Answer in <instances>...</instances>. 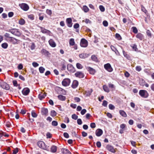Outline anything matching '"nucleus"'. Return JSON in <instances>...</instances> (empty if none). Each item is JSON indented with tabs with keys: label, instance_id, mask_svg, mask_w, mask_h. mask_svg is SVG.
Listing matches in <instances>:
<instances>
[{
	"label": "nucleus",
	"instance_id": "nucleus-25",
	"mask_svg": "<svg viewBox=\"0 0 154 154\" xmlns=\"http://www.w3.org/2000/svg\"><path fill=\"white\" fill-rule=\"evenodd\" d=\"M136 37L140 40H142L143 38V35L141 33H138L136 35Z\"/></svg>",
	"mask_w": 154,
	"mask_h": 154
},
{
	"label": "nucleus",
	"instance_id": "nucleus-55",
	"mask_svg": "<svg viewBox=\"0 0 154 154\" xmlns=\"http://www.w3.org/2000/svg\"><path fill=\"white\" fill-rule=\"evenodd\" d=\"M109 108L111 110L113 109H115V106L112 104H110L109 105Z\"/></svg>",
	"mask_w": 154,
	"mask_h": 154
},
{
	"label": "nucleus",
	"instance_id": "nucleus-63",
	"mask_svg": "<svg viewBox=\"0 0 154 154\" xmlns=\"http://www.w3.org/2000/svg\"><path fill=\"white\" fill-rule=\"evenodd\" d=\"M66 68V66L64 64H63L61 65V69L62 70H64Z\"/></svg>",
	"mask_w": 154,
	"mask_h": 154
},
{
	"label": "nucleus",
	"instance_id": "nucleus-12",
	"mask_svg": "<svg viewBox=\"0 0 154 154\" xmlns=\"http://www.w3.org/2000/svg\"><path fill=\"white\" fill-rule=\"evenodd\" d=\"M67 69L68 71L71 72H74L75 71V68L71 64H69L67 65Z\"/></svg>",
	"mask_w": 154,
	"mask_h": 154
},
{
	"label": "nucleus",
	"instance_id": "nucleus-23",
	"mask_svg": "<svg viewBox=\"0 0 154 154\" xmlns=\"http://www.w3.org/2000/svg\"><path fill=\"white\" fill-rule=\"evenodd\" d=\"M41 52L42 54L45 56H48L50 54L49 53L48 51L44 49H43L42 50Z\"/></svg>",
	"mask_w": 154,
	"mask_h": 154
},
{
	"label": "nucleus",
	"instance_id": "nucleus-49",
	"mask_svg": "<svg viewBox=\"0 0 154 154\" xmlns=\"http://www.w3.org/2000/svg\"><path fill=\"white\" fill-rule=\"evenodd\" d=\"M19 149L18 148H16L13 150V154H16L18 152Z\"/></svg>",
	"mask_w": 154,
	"mask_h": 154
},
{
	"label": "nucleus",
	"instance_id": "nucleus-53",
	"mask_svg": "<svg viewBox=\"0 0 154 154\" xmlns=\"http://www.w3.org/2000/svg\"><path fill=\"white\" fill-rule=\"evenodd\" d=\"M12 82L14 86L17 87L18 86V84H17L16 80H13Z\"/></svg>",
	"mask_w": 154,
	"mask_h": 154
},
{
	"label": "nucleus",
	"instance_id": "nucleus-42",
	"mask_svg": "<svg viewBox=\"0 0 154 154\" xmlns=\"http://www.w3.org/2000/svg\"><path fill=\"white\" fill-rule=\"evenodd\" d=\"M131 29L133 30V32L134 33H137L138 30L136 27L133 26L131 28Z\"/></svg>",
	"mask_w": 154,
	"mask_h": 154
},
{
	"label": "nucleus",
	"instance_id": "nucleus-2",
	"mask_svg": "<svg viewBox=\"0 0 154 154\" xmlns=\"http://www.w3.org/2000/svg\"><path fill=\"white\" fill-rule=\"evenodd\" d=\"M37 145L39 148L48 151H50L49 146L46 145L45 143L42 141H39L37 143Z\"/></svg>",
	"mask_w": 154,
	"mask_h": 154
},
{
	"label": "nucleus",
	"instance_id": "nucleus-32",
	"mask_svg": "<svg viewBox=\"0 0 154 154\" xmlns=\"http://www.w3.org/2000/svg\"><path fill=\"white\" fill-rule=\"evenodd\" d=\"M74 39L73 38H72L70 39L69 41V44L71 46H73L75 45Z\"/></svg>",
	"mask_w": 154,
	"mask_h": 154
},
{
	"label": "nucleus",
	"instance_id": "nucleus-18",
	"mask_svg": "<svg viewBox=\"0 0 154 154\" xmlns=\"http://www.w3.org/2000/svg\"><path fill=\"white\" fill-rule=\"evenodd\" d=\"M79 84L78 82L76 80H74L72 82V87L73 88H76L78 86Z\"/></svg>",
	"mask_w": 154,
	"mask_h": 154
},
{
	"label": "nucleus",
	"instance_id": "nucleus-44",
	"mask_svg": "<svg viewBox=\"0 0 154 154\" xmlns=\"http://www.w3.org/2000/svg\"><path fill=\"white\" fill-rule=\"evenodd\" d=\"M82 22H85L86 24H88V23L91 24V21L88 19H85V20H83Z\"/></svg>",
	"mask_w": 154,
	"mask_h": 154
},
{
	"label": "nucleus",
	"instance_id": "nucleus-56",
	"mask_svg": "<svg viewBox=\"0 0 154 154\" xmlns=\"http://www.w3.org/2000/svg\"><path fill=\"white\" fill-rule=\"evenodd\" d=\"M141 69V67L140 66H137L136 67V70L138 72H140Z\"/></svg>",
	"mask_w": 154,
	"mask_h": 154
},
{
	"label": "nucleus",
	"instance_id": "nucleus-33",
	"mask_svg": "<svg viewBox=\"0 0 154 154\" xmlns=\"http://www.w3.org/2000/svg\"><path fill=\"white\" fill-rule=\"evenodd\" d=\"M57 112L54 110L51 111L50 115L52 117H55L56 116Z\"/></svg>",
	"mask_w": 154,
	"mask_h": 154
},
{
	"label": "nucleus",
	"instance_id": "nucleus-31",
	"mask_svg": "<svg viewBox=\"0 0 154 154\" xmlns=\"http://www.w3.org/2000/svg\"><path fill=\"white\" fill-rule=\"evenodd\" d=\"M46 96V95L45 94H39L38 95V97L40 100H42L45 98Z\"/></svg>",
	"mask_w": 154,
	"mask_h": 154
},
{
	"label": "nucleus",
	"instance_id": "nucleus-6",
	"mask_svg": "<svg viewBox=\"0 0 154 154\" xmlns=\"http://www.w3.org/2000/svg\"><path fill=\"white\" fill-rule=\"evenodd\" d=\"M88 42L85 38H82L80 41V45L82 47L85 48L88 45Z\"/></svg>",
	"mask_w": 154,
	"mask_h": 154
},
{
	"label": "nucleus",
	"instance_id": "nucleus-47",
	"mask_svg": "<svg viewBox=\"0 0 154 154\" xmlns=\"http://www.w3.org/2000/svg\"><path fill=\"white\" fill-rule=\"evenodd\" d=\"M146 34L148 36H149L150 38L151 37L152 34H151V32L149 30H147L146 32Z\"/></svg>",
	"mask_w": 154,
	"mask_h": 154
},
{
	"label": "nucleus",
	"instance_id": "nucleus-51",
	"mask_svg": "<svg viewBox=\"0 0 154 154\" xmlns=\"http://www.w3.org/2000/svg\"><path fill=\"white\" fill-rule=\"evenodd\" d=\"M116 37L119 40H121L122 38L120 35L118 33L116 34Z\"/></svg>",
	"mask_w": 154,
	"mask_h": 154
},
{
	"label": "nucleus",
	"instance_id": "nucleus-45",
	"mask_svg": "<svg viewBox=\"0 0 154 154\" xmlns=\"http://www.w3.org/2000/svg\"><path fill=\"white\" fill-rule=\"evenodd\" d=\"M44 34H45L49 36H51L52 34V33H51V32L50 30L48 29L46 31Z\"/></svg>",
	"mask_w": 154,
	"mask_h": 154
},
{
	"label": "nucleus",
	"instance_id": "nucleus-59",
	"mask_svg": "<svg viewBox=\"0 0 154 154\" xmlns=\"http://www.w3.org/2000/svg\"><path fill=\"white\" fill-rule=\"evenodd\" d=\"M108 103L107 102L106 100H103L102 103V105L105 107H106Z\"/></svg>",
	"mask_w": 154,
	"mask_h": 154
},
{
	"label": "nucleus",
	"instance_id": "nucleus-39",
	"mask_svg": "<svg viewBox=\"0 0 154 154\" xmlns=\"http://www.w3.org/2000/svg\"><path fill=\"white\" fill-rule=\"evenodd\" d=\"M76 66L77 68L79 69H82L83 68V66L82 64L79 63H77L76 64Z\"/></svg>",
	"mask_w": 154,
	"mask_h": 154
},
{
	"label": "nucleus",
	"instance_id": "nucleus-1",
	"mask_svg": "<svg viewBox=\"0 0 154 154\" xmlns=\"http://www.w3.org/2000/svg\"><path fill=\"white\" fill-rule=\"evenodd\" d=\"M6 31L17 37H20L21 35V33L20 31L18 29L16 28L8 29Z\"/></svg>",
	"mask_w": 154,
	"mask_h": 154
},
{
	"label": "nucleus",
	"instance_id": "nucleus-9",
	"mask_svg": "<svg viewBox=\"0 0 154 154\" xmlns=\"http://www.w3.org/2000/svg\"><path fill=\"white\" fill-rule=\"evenodd\" d=\"M19 6L24 11H27L29 8L28 5L25 3L19 4Z\"/></svg>",
	"mask_w": 154,
	"mask_h": 154
},
{
	"label": "nucleus",
	"instance_id": "nucleus-20",
	"mask_svg": "<svg viewBox=\"0 0 154 154\" xmlns=\"http://www.w3.org/2000/svg\"><path fill=\"white\" fill-rule=\"evenodd\" d=\"M50 45L52 47H54L56 46V44L54 41L52 39H50L49 41Z\"/></svg>",
	"mask_w": 154,
	"mask_h": 154
},
{
	"label": "nucleus",
	"instance_id": "nucleus-36",
	"mask_svg": "<svg viewBox=\"0 0 154 154\" xmlns=\"http://www.w3.org/2000/svg\"><path fill=\"white\" fill-rule=\"evenodd\" d=\"M91 58L92 60L95 62H97L98 60L97 57L94 55H92L91 57Z\"/></svg>",
	"mask_w": 154,
	"mask_h": 154
},
{
	"label": "nucleus",
	"instance_id": "nucleus-15",
	"mask_svg": "<svg viewBox=\"0 0 154 154\" xmlns=\"http://www.w3.org/2000/svg\"><path fill=\"white\" fill-rule=\"evenodd\" d=\"M106 148L107 150L112 152L114 153L116 152L113 147L110 145H107L106 146Z\"/></svg>",
	"mask_w": 154,
	"mask_h": 154
},
{
	"label": "nucleus",
	"instance_id": "nucleus-54",
	"mask_svg": "<svg viewBox=\"0 0 154 154\" xmlns=\"http://www.w3.org/2000/svg\"><path fill=\"white\" fill-rule=\"evenodd\" d=\"M4 36L5 37L8 38L7 39H9L10 38H11V37H10V34L9 33H6L5 34Z\"/></svg>",
	"mask_w": 154,
	"mask_h": 154
},
{
	"label": "nucleus",
	"instance_id": "nucleus-13",
	"mask_svg": "<svg viewBox=\"0 0 154 154\" xmlns=\"http://www.w3.org/2000/svg\"><path fill=\"white\" fill-rule=\"evenodd\" d=\"M66 22L67 26L69 27H71L72 26V20L71 18H67L66 20Z\"/></svg>",
	"mask_w": 154,
	"mask_h": 154
},
{
	"label": "nucleus",
	"instance_id": "nucleus-26",
	"mask_svg": "<svg viewBox=\"0 0 154 154\" xmlns=\"http://www.w3.org/2000/svg\"><path fill=\"white\" fill-rule=\"evenodd\" d=\"M120 114L123 117H126L127 116V115L126 112L123 110H121L119 111Z\"/></svg>",
	"mask_w": 154,
	"mask_h": 154
},
{
	"label": "nucleus",
	"instance_id": "nucleus-60",
	"mask_svg": "<svg viewBox=\"0 0 154 154\" xmlns=\"http://www.w3.org/2000/svg\"><path fill=\"white\" fill-rule=\"evenodd\" d=\"M145 83V81L143 80H142V81H140V85L144 86V84Z\"/></svg>",
	"mask_w": 154,
	"mask_h": 154
},
{
	"label": "nucleus",
	"instance_id": "nucleus-50",
	"mask_svg": "<svg viewBox=\"0 0 154 154\" xmlns=\"http://www.w3.org/2000/svg\"><path fill=\"white\" fill-rule=\"evenodd\" d=\"M72 119L74 120H76L78 118V116L75 114H74L72 115Z\"/></svg>",
	"mask_w": 154,
	"mask_h": 154
},
{
	"label": "nucleus",
	"instance_id": "nucleus-62",
	"mask_svg": "<svg viewBox=\"0 0 154 154\" xmlns=\"http://www.w3.org/2000/svg\"><path fill=\"white\" fill-rule=\"evenodd\" d=\"M79 25L78 23H76L74 24L73 26V27L74 28L77 29L79 27Z\"/></svg>",
	"mask_w": 154,
	"mask_h": 154
},
{
	"label": "nucleus",
	"instance_id": "nucleus-61",
	"mask_svg": "<svg viewBox=\"0 0 154 154\" xmlns=\"http://www.w3.org/2000/svg\"><path fill=\"white\" fill-rule=\"evenodd\" d=\"M32 65L35 67H36L39 66L38 64L35 62H33Z\"/></svg>",
	"mask_w": 154,
	"mask_h": 154
},
{
	"label": "nucleus",
	"instance_id": "nucleus-8",
	"mask_svg": "<svg viewBox=\"0 0 154 154\" xmlns=\"http://www.w3.org/2000/svg\"><path fill=\"white\" fill-rule=\"evenodd\" d=\"M70 83V80L68 78L64 79L62 82V85L64 86H69Z\"/></svg>",
	"mask_w": 154,
	"mask_h": 154
},
{
	"label": "nucleus",
	"instance_id": "nucleus-64",
	"mask_svg": "<svg viewBox=\"0 0 154 154\" xmlns=\"http://www.w3.org/2000/svg\"><path fill=\"white\" fill-rule=\"evenodd\" d=\"M87 111L86 109H83L82 110L81 112V113L82 115H84L86 112Z\"/></svg>",
	"mask_w": 154,
	"mask_h": 154
},
{
	"label": "nucleus",
	"instance_id": "nucleus-11",
	"mask_svg": "<svg viewBox=\"0 0 154 154\" xmlns=\"http://www.w3.org/2000/svg\"><path fill=\"white\" fill-rule=\"evenodd\" d=\"M86 68L91 74L94 75L96 72V71L95 69L90 67H86Z\"/></svg>",
	"mask_w": 154,
	"mask_h": 154
},
{
	"label": "nucleus",
	"instance_id": "nucleus-14",
	"mask_svg": "<svg viewBox=\"0 0 154 154\" xmlns=\"http://www.w3.org/2000/svg\"><path fill=\"white\" fill-rule=\"evenodd\" d=\"M22 92L23 95L27 96L29 94L30 92V90L28 88H23Z\"/></svg>",
	"mask_w": 154,
	"mask_h": 154
},
{
	"label": "nucleus",
	"instance_id": "nucleus-17",
	"mask_svg": "<svg viewBox=\"0 0 154 154\" xmlns=\"http://www.w3.org/2000/svg\"><path fill=\"white\" fill-rule=\"evenodd\" d=\"M93 92L92 89H90L85 91V96H89Z\"/></svg>",
	"mask_w": 154,
	"mask_h": 154
},
{
	"label": "nucleus",
	"instance_id": "nucleus-38",
	"mask_svg": "<svg viewBox=\"0 0 154 154\" xmlns=\"http://www.w3.org/2000/svg\"><path fill=\"white\" fill-rule=\"evenodd\" d=\"M82 9L85 12H87L89 10L88 8L86 5L83 6Z\"/></svg>",
	"mask_w": 154,
	"mask_h": 154
},
{
	"label": "nucleus",
	"instance_id": "nucleus-43",
	"mask_svg": "<svg viewBox=\"0 0 154 154\" xmlns=\"http://www.w3.org/2000/svg\"><path fill=\"white\" fill-rule=\"evenodd\" d=\"M39 70L40 72L41 73H42L44 72L45 70V69L43 67L41 66L39 68Z\"/></svg>",
	"mask_w": 154,
	"mask_h": 154
},
{
	"label": "nucleus",
	"instance_id": "nucleus-16",
	"mask_svg": "<svg viewBox=\"0 0 154 154\" xmlns=\"http://www.w3.org/2000/svg\"><path fill=\"white\" fill-rule=\"evenodd\" d=\"M103 133V131L100 129H97L95 132L96 135L97 137H100L101 136Z\"/></svg>",
	"mask_w": 154,
	"mask_h": 154
},
{
	"label": "nucleus",
	"instance_id": "nucleus-29",
	"mask_svg": "<svg viewBox=\"0 0 154 154\" xmlns=\"http://www.w3.org/2000/svg\"><path fill=\"white\" fill-rule=\"evenodd\" d=\"M103 89L105 91L109 93V90L108 87L106 85H104L103 86Z\"/></svg>",
	"mask_w": 154,
	"mask_h": 154
},
{
	"label": "nucleus",
	"instance_id": "nucleus-57",
	"mask_svg": "<svg viewBox=\"0 0 154 154\" xmlns=\"http://www.w3.org/2000/svg\"><path fill=\"white\" fill-rule=\"evenodd\" d=\"M28 18L31 20H33L34 19V16L32 14L28 16Z\"/></svg>",
	"mask_w": 154,
	"mask_h": 154
},
{
	"label": "nucleus",
	"instance_id": "nucleus-48",
	"mask_svg": "<svg viewBox=\"0 0 154 154\" xmlns=\"http://www.w3.org/2000/svg\"><path fill=\"white\" fill-rule=\"evenodd\" d=\"M51 124L53 126H56L58 125V123L56 121H53L52 122Z\"/></svg>",
	"mask_w": 154,
	"mask_h": 154
},
{
	"label": "nucleus",
	"instance_id": "nucleus-21",
	"mask_svg": "<svg viewBox=\"0 0 154 154\" xmlns=\"http://www.w3.org/2000/svg\"><path fill=\"white\" fill-rule=\"evenodd\" d=\"M62 153L63 154H71V152L67 149L62 148L61 149Z\"/></svg>",
	"mask_w": 154,
	"mask_h": 154
},
{
	"label": "nucleus",
	"instance_id": "nucleus-27",
	"mask_svg": "<svg viewBox=\"0 0 154 154\" xmlns=\"http://www.w3.org/2000/svg\"><path fill=\"white\" fill-rule=\"evenodd\" d=\"M57 97L59 100L61 101H64L66 99V97L62 95H59Z\"/></svg>",
	"mask_w": 154,
	"mask_h": 154
},
{
	"label": "nucleus",
	"instance_id": "nucleus-5",
	"mask_svg": "<svg viewBox=\"0 0 154 154\" xmlns=\"http://www.w3.org/2000/svg\"><path fill=\"white\" fill-rule=\"evenodd\" d=\"M0 86L2 88L6 90H8L10 88L9 85L8 84L2 81L0 82Z\"/></svg>",
	"mask_w": 154,
	"mask_h": 154
},
{
	"label": "nucleus",
	"instance_id": "nucleus-24",
	"mask_svg": "<svg viewBox=\"0 0 154 154\" xmlns=\"http://www.w3.org/2000/svg\"><path fill=\"white\" fill-rule=\"evenodd\" d=\"M89 56V54L87 53H83L79 55V57L81 58H85Z\"/></svg>",
	"mask_w": 154,
	"mask_h": 154
},
{
	"label": "nucleus",
	"instance_id": "nucleus-22",
	"mask_svg": "<svg viewBox=\"0 0 154 154\" xmlns=\"http://www.w3.org/2000/svg\"><path fill=\"white\" fill-rule=\"evenodd\" d=\"M57 149V147L54 145L52 146L50 149V151L53 153L55 152Z\"/></svg>",
	"mask_w": 154,
	"mask_h": 154
},
{
	"label": "nucleus",
	"instance_id": "nucleus-58",
	"mask_svg": "<svg viewBox=\"0 0 154 154\" xmlns=\"http://www.w3.org/2000/svg\"><path fill=\"white\" fill-rule=\"evenodd\" d=\"M77 123L78 125H81L82 124V122L81 119H79L77 120Z\"/></svg>",
	"mask_w": 154,
	"mask_h": 154
},
{
	"label": "nucleus",
	"instance_id": "nucleus-35",
	"mask_svg": "<svg viewBox=\"0 0 154 154\" xmlns=\"http://www.w3.org/2000/svg\"><path fill=\"white\" fill-rule=\"evenodd\" d=\"M31 115L33 118H36L37 116V114L35 113L34 110H32L31 112Z\"/></svg>",
	"mask_w": 154,
	"mask_h": 154
},
{
	"label": "nucleus",
	"instance_id": "nucleus-7",
	"mask_svg": "<svg viewBox=\"0 0 154 154\" xmlns=\"http://www.w3.org/2000/svg\"><path fill=\"white\" fill-rule=\"evenodd\" d=\"M104 67L105 69L109 72H111L113 71V69L109 63L104 64Z\"/></svg>",
	"mask_w": 154,
	"mask_h": 154
},
{
	"label": "nucleus",
	"instance_id": "nucleus-19",
	"mask_svg": "<svg viewBox=\"0 0 154 154\" xmlns=\"http://www.w3.org/2000/svg\"><path fill=\"white\" fill-rule=\"evenodd\" d=\"M41 113L42 115H47L48 113V109L45 108H42V109Z\"/></svg>",
	"mask_w": 154,
	"mask_h": 154
},
{
	"label": "nucleus",
	"instance_id": "nucleus-30",
	"mask_svg": "<svg viewBox=\"0 0 154 154\" xmlns=\"http://www.w3.org/2000/svg\"><path fill=\"white\" fill-rule=\"evenodd\" d=\"M131 47L132 48L133 50L135 51H137L138 48L137 47V45L135 44H132L131 45Z\"/></svg>",
	"mask_w": 154,
	"mask_h": 154
},
{
	"label": "nucleus",
	"instance_id": "nucleus-4",
	"mask_svg": "<svg viewBox=\"0 0 154 154\" xmlns=\"http://www.w3.org/2000/svg\"><path fill=\"white\" fill-rule=\"evenodd\" d=\"M139 95L142 97L147 98L149 96V94L147 91L145 90H140L139 92Z\"/></svg>",
	"mask_w": 154,
	"mask_h": 154
},
{
	"label": "nucleus",
	"instance_id": "nucleus-3",
	"mask_svg": "<svg viewBox=\"0 0 154 154\" xmlns=\"http://www.w3.org/2000/svg\"><path fill=\"white\" fill-rule=\"evenodd\" d=\"M7 40L14 45L18 44L20 43V40L12 37L10 38L9 39H7Z\"/></svg>",
	"mask_w": 154,
	"mask_h": 154
},
{
	"label": "nucleus",
	"instance_id": "nucleus-41",
	"mask_svg": "<svg viewBox=\"0 0 154 154\" xmlns=\"http://www.w3.org/2000/svg\"><path fill=\"white\" fill-rule=\"evenodd\" d=\"M38 27L39 28H40L41 29V32L43 33H44L45 32H46V31L47 30V29H46L44 27H43L40 26H38Z\"/></svg>",
	"mask_w": 154,
	"mask_h": 154
},
{
	"label": "nucleus",
	"instance_id": "nucleus-37",
	"mask_svg": "<svg viewBox=\"0 0 154 154\" xmlns=\"http://www.w3.org/2000/svg\"><path fill=\"white\" fill-rule=\"evenodd\" d=\"M141 11L144 12L146 14H147V11L146 10L145 7L142 5H141Z\"/></svg>",
	"mask_w": 154,
	"mask_h": 154
},
{
	"label": "nucleus",
	"instance_id": "nucleus-46",
	"mask_svg": "<svg viewBox=\"0 0 154 154\" xmlns=\"http://www.w3.org/2000/svg\"><path fill=\"white\" fill-rule=\"evenodd\" d=\"M99 8L101 12H104L105 11V8L102 5H100L99 7Z\"/></svg>",
	"mask_w": 154,
	"mask_h": 154
},
{
	"label": "nucleus",
	"instance_id": "nucleus-40",
	"mask_svg": "<svg viewBox=\"0 0 154 154\" xmlns=\"http://www.w3.org/2000/svg\"><path fill=\"white\" fill-rule=\"evenodd\" d=\"M2 47L4 49H6L8 47V45L7 43H4L2 44Z\"/></svg>",
	"mask_w": 154,
	"mask_h": 154
},
{
	"label": "nucleus",
	"instance_id": "nucleus-34",
	"mask_svg": "<svg viewBox=\"0 0 154 154\" xmlns=\"http://www.w3.org/2000/svg\"><path fill=\"white\" fill-rule=\"evenodd\" d=\"M25 23V20L23 19H21L19 21V23L20 25H24Z\"/></svg>",
	"mask_w": 154,
	"mask_h": 154
},
{
	"label": "nucleus",
	"instance_id": "nucleus-10",
	"mask_svg": "<svg viewBox=\"0 0 154 154\" xmlns=\"http://www.w3.org/2000/svg\"><path fill=\"white\" fill-rule=\"evenodd\" d=\"M75 76L79 78H83L85 76V74L82 72L78 71L75 74Z\"/></svg>",
	"mask_w": 154,
	"mask_h": 154
},
{
	"label": "nucleus",
	"instance_id": "nucleus-52",
	"mask_svg": "<svg viewBox=\"0 0 154 154\" xmlns=\"http://www.w3.org/2000/svg\"><path fill=\"white\" fill-rule=\"evenodd\" d=\"M46 13L47 14L49 15H51L52 14V11L50 10L47 9L46 11Z\"/></svg>",
	"mask_w": 154,
	"mask_h": 154
},
{
	"label": "nucleus",
	"instance_id": "nucleus-28",
	"mask_svg": "<svg viewBox=\"0 0 154 154\" xmlns=\"http://www.w3.org/2000/svg\"><path fill=\"white\" fill-rule=\"evenodd\" d=\"M123 53L124 56L125 57L128 59H130V57L129 55L127 53V52H126L124 50H123Z\"/></svg>",
	"mask_w": 154,
	"mask_h": 154
}]
</instances>
